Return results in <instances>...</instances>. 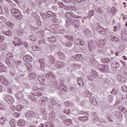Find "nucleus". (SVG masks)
<instances>
[{
  "instance_id": "obj_1",
  "label": "nucleus",
  "mask_w": 127,
  "mask_h": 127,
  "mask_svg": "<svg viewBox=\"0 0 127 127\" xmlns=\"http://www.w3.org/2000/svg\"><path fill=\"white\" fill-rule=\"evenodd\" d=\"M65 17L66 18H80L81 19V16H79L73 12H69L65 14Z\"/></svg>"
},
{
  "instance_id": "obj_2",
  "label": "nucleus",
  "mask_w": 127,
  "mask_h": 127,
  "mask_svg": "<svg viewBox=\"0 0 127 127\" xmlns=\"http://www.w3.org/2000/svg\"><path fill=\"white\" fill-rule=\"evenodd\" d=\"M98 69L101 72H108L109 70V66L105 64H100L98 66Z\"/></svg>"
},
{
  "instance_id": "obj_3",
  "label": "nucleus",
  "mask_w": 127,
  "mask_h": 127,
  "mask_svg": "<svg viewBox=\"0 0 127 127\" xmlns=\"http://www.w3.org/2000/svg\"><path fill=\"white\" fill-rule=\"evenodd\" d=\"M5 101L8 105H12L14 102V99L10 95H7L5 97Z\"/></svg>"
},
{
  "instance_id": "obj_4",
  "label": "nucleus",
  "mask_w": 127,
  "mask_h": 127,
  "mask_svg": "<svg viewBox=\"0 0 127 127\" xmlns=\"http://www.w3.org/2000/svg\"><path fill=\"white\" fill-rule=\"evenodd\" d=\"M55 66L58 69H62L65 66V63L64 62H59L58 61L55 63Z\"/></svg>"
},
{
  "instance_id": "obj_5",
  "label": "nucleus",
  "mask_w": 127,
  "mask_h": 127,
  "mask_svg": "<svg viewBox=\"0 0 127 127\" xmlns=\"http://www.w3.org/2000/svg\"><path fill=\"white\" fill-rule=\"evenodd\" d=\"M117 78L119 82L121 83H127V78H126L125 76L123 75V74H118Z\"/></svg>"
},
{
  "instance_id": "obj_6",
  "label": "nucleus",
  "mask_w": 127,
  "mask_h": 127,
  "mask_svg": "<svg viewBox=\"0 0 127 127\" xmlns=\"http://www.w3.org/2000/svg\"><path fill=\"white\" fill-rule=\"evenodd\" d=\"M39 62L40 64V70L42 71H44V69H45V63L44 62V59H39Z\"/></svg>"
},
{
  "instance_id": "obj_7",
  "label": "nucleus",
  "mask_w": 127,
  "mask_h": 127,
  "mask_svg": "<svg viewBox=\"0 0 127 127\" xmlns=\"http://www.w3.org/2000/svg\"><path fill=\"white\" fill-rule=\"evenodd\" d=\"M97 31H98L99 33H100V34H105V33L107 32V29L101 27V26H99L97 28Z\"/></svg>"
},
{
  "instance_id": "obj_8",
  "label": "nucleus",
  "mask_w": 127,
  "mask_h": 127,
  "mask_svg": "<svg viewBox=\"0 0 127 127\" xmlns=\"http://www.w3.org/2000/svg\"><path fill=\"white\" fill-rule=\"evenodd\" d=\"M26 118H35L36 114L33 111H28L25 115Z\"/></svg>"
},
{
  "instance_id": "obj_9",
  "label": "nucleus",
  "mask_w": 127,
  "mask_h": 127,
  "mask_svg": "<svg viewBox=\"0 0 127 127\" xmlns=\"http://www.w3.org/2000/svg\"><path fill=\"white\" fill-rule=\"evenodd\" d=\"M98 76L99 74H98V73L95 71L93 73V76L91 75H89L88 76V80H89V81H94L95 78H98Z\"/></svg>"
},
{
  "instance_id": "obj_10",
  "label": "nucleus",
  "mask_w": 127,
  "mask_h": 127,
  "mask_svg": "<svg viewBox=\"0 0 127 127\" xmlns=\"http://www.w3.org/2000/svg\"><path fill=\"white\" fill-rule=\"evenodd\" d=\"M72 58L73 59H75L76 61L81 62L82 61V54H77L76 55H75L73 56Z\"/></svg>"
},
{
  "instance_id": "obj_11",
  "label": "nucleus",
  "mask_w": 127,
  "mask_h": 127,
  "mask_svg": "<svg viewBox=\"0 0 127 127\" xmlns=\"http://www.w3.org/2000/svg\"><path fill=\"white\" fill-rule=\"evenodd\" d=\"M46 77H49V78H53V79H56L57 77V74H55V73L53 72H51L47 73L46 75Z\"/></svg>"
},
{
  "instance_id": "obj_12",
  "label": "nucleus",
  "mask_w": 127,
  "mask_h": 127,
  "mask_svg": "<svg viewBox=\"0 0 127 127\" xmlns=\"http://www.w3.org/2000/svg\"><path fill=\"white\" fill-rule=\"evenodd\" d=\"M75 44L77 45H79V46H84L85 42L84 41H82V40L80 39H76L75 41Z\"/></svg>"
},
{
  "instance_id": "obj_13",
  "label": "nucleus",
  "mask_w": 127,
  "mask_h": 127,
  "mask_svg": "<svg viewBox=\"0 0 127 127\" xmlns=\"http://www.w3.org/2000/svg\"><path fill=\"white\" fill-rule=\"evenodd\" d=\"M15 41H13V44L15 45V46H19L21 45H22V42L21 41V40L19 39H17L16 38H15Z\"/></svg>"
},
{
  "instance_id": "obj_14",
  "label": "nucleus",
  "mask_w": 127,
  "mask_h": 127,
  "mask_svg": "<svg viewBox=\"0 0 127 127\" xmlns=\"http://www.w3.org/2000/svg\"><path fill=\"white\" fill-rule=\"evenodd\" d=\"M81 20H82V18H79ZM80 19H77V20H74L72 25L75 28H79V27L80 26V23L79 21H80Z\"/></svg>"
},
{
  "instance_id": "obj_15",
  "label": "nucleus",
  "mask_w": 127,
  "mask_h": 127,
  "mask_svg": "<svg viewBox=\"0 0 127 127\" xmlns=\"http://www.w3.org/2000/svg\"><path fill=\"white\" fill-rule=\"evenodd\" d=\"M28 99L30 101H31V102H33L34 103L37 102V95H29Z\"/></svg>"
},
{
  "instance_id": "obj_16",
  "label": "nucleus",
  "mask_w": 127,
  "mask_h": 127,
  "mask_svg": "<svg viewBox=\"0 0 127 127\" xmlns=\"http://www.w3.org/2000/svg\"><path fill=\"white\" fill-rule=\"evenodd\" d=\"M45 17H53L55 16V14L52 11H47L45 14Z\"/></svg>"
},
{
  "instance_id": "obj_17",
  "label": "nucleus",
  "mask_w": 127,
  "mask_h": 127,
  "mask_svg": "<svg viewBox=\"0 0 127 127\" xmlns=\"http://www.w3.org/2000/svg\"><path fill=\"white\" fill-rule=\"evenodd\" d=\"M107 43L106 39L100 40L98 42H97V44H98L99 47H102V46H105V45Z\"/></svg>"
},
{
  "instance_id": "obj_18",
  "label": "nucleus",
  "mask_w": 127,
  "mask_h": 127,
  "mask_svg": "<svg viewBox=\"0 0 127 127\" xmlns=\"http://www.w3.org/2000/svg\"><path fill=\"white\" fill-rule=\"evenodd\" d=\"M23 59L24 61L26 62H29V61H32L33 60V58L30 55H26L23 57Z\"/></svg>"
},
{
  "instance_id": "obj_19",
  "label": "nucleus",
  "mask_w": 127,
  "mask_h": 127,
  "mask_svg": "<svg viewBox=\"0 0 127 127\" xmlns=\"http://www.w3.org/2000/svg\"><path fill=\"white\" fill-rule=\"evenodd\" d=\"M78 121H80V122H87L88 120H89V117L88 116H81L78 117Z\"/></svg>"
},
{
  "instance_id": "obj_20",
  "label": "nucleus",
  "mask_w": 127,
  "mask_h": 127,
  "mask_svg": "<svg viewBox=\"0 0 127 127\" xmlns=\"http://www.w3.org/2000/svg\"><path fill=\"white\" fill-rule=\"evenodd\" d=\"M25 66L27 69L28 72H31L32 71V65L29 63L25 64Z\"/></svg>"
},
{
  "instance_id": "obj_21",
  "label": "nucleus",
  "mask_w": 127,
  "mask_h": 127,
  "mask_svg": "<svg viewBox=\"0 0 127 127\" xmlns=\"http://www.w3.org/2000/svg\"><path fill=\"white\" fill-rule=\"evenodd\" d=\"M57 55L58 56V57H59V58H60V59H65V55H64V54H63V53L61 52H59L57 53Z\"/></svg>"
},
{
  "instance_id": "obj_22",
  "label": "nucleus",
  "mask_w": 127,
  "mask_h": 127,
  "mask_svg": "<svg viewBox=\"0 0 127 127\" xmlns=\"http://www.w3.org/2000/svg\"><path fill=\"white\" fill-rule=\"evenodd\" d=\"M64 123L66 126H70V125H72V120L69 119L64 120Z\"/></svg>"
},
{
  "instance_id": "obj_23",
  "label": "nucleus",
  "mask_w": 127,
  "mask_h": 127,
  "mask_svg": "<svg viewBox=\"0 0 127 127\" xmlns=\"http://www.w3.org/2000/svg\"><path fill=\"white\" fill-rule=\"evenodd\" d=\"M5 71H6V67H5V65L1 63H0V72H5Z\"/></svg>"
},
{
  "instance_id": "obj_24",
  "label": "nucleus",
  "mask_w": 127,
  "mask_h": 127,
  "mask_svg": "<svg viewBox=\"0 0 127 127\" xmlns=\"http://www.w3.org/2000/svg\"><path fill=\"white\" fill-rule=\"evenodd\" d=\"M77 83L80 87H83V86H84V81H83V79L81 77L77 78Z\"/></svg>"
},
{
  "instance_id": "obj_25",
  "label": "nucleus",
  "mask_w": 127,
  "mask_h": 127,
  "mask_svg": "<svg viewBox=\"0 0 127 127\" xmlns=\"http://www.w3.org/2000/svg\"><path fill=\"white\" fill-rule=\"evenodd\" d=\"M93 40H90L88 43V48L89 49V51L92 52L93 49L94 48V46L93 45Z\"/></svg>"
},
{
  "instance_id": "obj_26",
  "label": "nucleus",
  "mask_w": 127,
  "mask_h": 127,
  "mask_svg": "<svg viewBox=\"0 0 127 127\" xmlns=\"http://www.w3.org/2000/svg\"><path fill=\"white\" fill-rule=\"evenodd\" d=\"M17 125L19 127H24L25 126V122L24 120H20L17 122Z\"/></svg>"
},
{
  "instance_id": "obj_27",
  "label": "nucleus",
  "mask_w": 127,
  "mask_h": 127,
  "mask_svg": "<svg viewBox=\"0 0 127 127\" xmlns=\"http://www.w3.org/2000/svg\"><path fill=\"white\" fill-rule=\"evenodd\" d=\"M96 12L98 13V14H103L104 10L101 7H97L96 9Z\"/></svg>"
},
{
  "instance_id": "obj_28",
  "label": "nucleus",
  "mask_w": 127,
  "mask_h": 127,
  "mask_svg": "<svg viewBox=\"0 0 127 127\" xmlns=\"http://www.w3.org/2000/svg\"><path fill=\"white\" fill-rule=\"evenodd\" d=\"M58 90H59V91H64V92H66L67 90V87L65 85H61L58 87Z\"/></svg>"
},
{
  "instance_id": "obj_29",
  "label": "nucleus",
  "mask_w": 127,
  "mask_h": 127,
  "mask_svg": "<svg viewBox=\"0 0 127 127\" xmlns=\"http://www.w3.org/2000/svg\"><path fill=\"white\" fill-rule=\"evenodd\" d=\"M57 98H53L51 100V104L53 105V106H56L57 105Z\"/></svg>"
},
{
  "instance_id": "obj_30",
  "label": "nucleus",
  "mask_w": 127,
  "mask_h": 127,
  "mask_svg": "<svg viewBox=\"0 0 127 127\" xmlns=\"http://www.w3.org/2000/svg\"><path fill=\"white\" fill-rule=\"evenodd\" d=\"M10 125L12 127H14L16 126V121L14 119H11L9 122Z\"/></svg>"
},
{
  "instance_id": "obj_31",
  "label": "nucleus",
  "mask_w": 127,
  "mask_h": 127,
  "mask_svg": "<svg viewBox=\"0 0 127 127\" xmlns=\"http://www.w3.org/2000/svg\"><path fill=\"white\" fill-rule=\"evenodd\" d=\"M19 10H18V9L16 8H12L11 9V13L12 15H14V14L19 12Z\"/></svg>"
},
{
  "instance_id": "obj_32",
  "label": "nucleus",
  "mask_w": 127,
  "mask_h": 127,
  "mask_svg": "<svg viewBox=\"0 0 127 127\" xmlns=\"http://www.w3.org/2000/svg\"><path fill=\"white\" fill-rule=\"evenodd\" d=\"M62 43L65 45V46H67V47H71V46H72V43H71V42L69 41H67L65 42H62Z\"/></svg>"
},
{
  "instance_id": "obj_33",
  "label": "nucleus",
  "mask_w": 127,
  "mask_h": 127,
  "mask_svg": "<svg viewBox=\"0 0 127 127\" xmlns=\"http://www.w3.org/2000/svg\"><path fill=\"white\" fill-rule=\"evenodd\" d=\"M118 109L120 111H122L123 113H124V114H127V109L124 107L120 106H119Z\"/></svg>"
},
{
  "instance_id": "obj_34",
  "label": "nucleus",
  "mask_w": 127,
  "mask_h": 127,
  "mask_svg": "<svg viewBox=\"0 0 127 127\" xmlns=\"http://www.w3.org/2000/svg\"><path fill=\"white\" fill-rule=\"evenodd\" d=\"M83 33L87 36L89 35L91 33V32H90V30L88 28H84L83 29Z\"/></svg>"
},
{
  "instance_id": "obj_35",
  "label": "nucleus",
  "mask_w": 127,
  "mask_h": 127,
  "mask_svg": "<svg viewBox=\"0 0 127 127\" xmlns=\"http://www.w3.org/2000/svg\"><path fill=\"white\" fill-rule=\"evenodd\" d=\"M50 42H55L56 41V38L55 36H52L48 38Z\"/></svg>"
},
{
  "instance_id": "obj_36",
  "label": "nucleus",
  "mask_w": 127,
  "mask_h": 127,
  "mask_svg": "<svg viewBox=\"0 0 127 127\" xmlns=\"http://www.w3.org/2000/svg\"><path fill=\"white\" fill-rule=\"evenodd\" d=\"M111 39L112 40V41H119V40H120L119 38L116 37L114 35L111 36Z\"/></svg>"
},
{
  "instance_id": "obj_37",
  "label": "nucleus",
  "mask_w": 127,
  "mask_h": 127,
  "mask_svg": "<svg viewBox=\"0 0 127 127\" xmlns=\"http://www.w3.org/2000/svg\"><path fill=\"white\" fill-rule=\"evenodd\" d=\"M39 80L40 81V83H41V84L43 85V84L45 83V77H44V76H42V77H39Z\"/></svg>"
},
{
  "instance_id": "obj_38",
  "label": "nucleus",
  "mask_w": 127,
  "mask_h": 127,
  "mask_svg": "<svg viewBox=\"0 0 127 127\" xmlns=\"http://www.w3.org/2000/svg\"><path fill=\"white\" fill-rule=\"evenodd\" d=\"M93 115L95 116L93 120V123H96V121H98V122H100V120H99V117H98V115H97V113H93Z\"/></svg>"
},
{
  "instance_id": "obj_39",
  "label": "nucleus",
  "mask_w": 127,
  "mask_h": 127,
  "mask_svg": "<svg viewBox=\"0 0 127 127\" xmlns=\"http://www.w3.org/2000/svg\"><path fill=\"white\" fill-rule=\"evenodd\" d=\"M13 59V55L11 53H8L6 56V59H9V60H12Z\"/></svg>"
},
{
  "instance_id": "obj_40",
  "label": "nucleus",
  "mask_w": 127,
  "mask_h": 127,
  "mask_svg": "<svg viewBox=\"0 0 127 127\" xmlns=\"http://www.w3.org/2000/svg\"><path fill=\"white\" fill-rule=\"evenodd\" d=\"M73 21L74 20H73V19H68L66 20V24L67 26L70 25V24H72V23L73 24Z\"/></svg>"
},
{
  "instance_id": "obj_41",
  "label": "nucleus",
  "mask_w": 127,
  "mask_h": 127,
  "mask_svg": "<svg viewBox=\"0 0 127 127\" xmlns=\"http://www.w3.org/2000/svg\"><path fill=\"white\" fill-rule=\"evenodd\" d=\"M94 10H90L89 13H88V18H89L90 19H91V18L92 17V16H94Z\"/></svg>"
},
{
  "instance_id": "obj_42",
  "label": "nucleus",
  "mask_w": 127,
  "mask_h": 127,
  "mask_svg": "<svg viewBox=\"0 0 127 127\" xmlns=\"http://www.w3.org/2000/svg\"><path fill=\"white\" fill-rule=\"evenodd\" d=\"M11 31H10V30H8L6 32H3V34H4V35H6L7 36H11Z\"/></svg>"
},
{
  "instance_id": "obj_43",
  "label": "nucleus",
  "mask_w": 127,
  "mask_h": 127,
  "mask_svg": "<svg viewBox=\"0 0 127 127\" xmlns=\"http://www.w3.org/2000/svg\"><path fill=\"white\" fill-rule=\"evenodd\" d=\"M6 121V118H5V117H2L0 119V123L1 124V125H4Z\"/></svg>"
},
{
  "instance_id": "obj_44",
  "label": "nucleus",
  "mask_w": 127,
  "mask_h": 127,
  "mask_svg": "<svg viewBox=\"0 0 127 127\" xmlns=\"http://www.w3.org/2000/svg\"><path fill=\"white\" fill-rule=\"evenodd\" d=\"M116 116L118 119H122L123 118V114L121 113L120 112H116Z\"/></svg>"
},
{
  "instance_id": "obj_45",
  "label": "nucleus",
  "mask_w": 127,
  "mask_h": 127,
  "mask_svg": "<svg viewBox=\"0 0 127 127\" xmlns=\"http://www.w3.org/2000/svg\"><path fill=\"white\" fill-rule=\"evenodd\" d=\"M29 75L31 79H35V78H36V75L34 72H31V73H29Z\"/></svg>"
},
{
  "instance_id": "obj_46",
  "label": "nucleus",
  "mask_w": 127,
  "mask_h": 127,
  "mask_svg": "<svg viewBox=\"0 0 127 127\" xmlns=\"http://www.w3.org/2000/svg\"><path fill=\"white\" fill-rule=\"evenodd\" d=\"M23 109V106L21 105H18L16 107V111H18V112H20L21 111V110Z\"/></svg>"
},
{
  "instance_id": "obj_47",
  "label": "nucleus",
  "mask_w": 127,
  "mask_h": 127,
  "mask_svg": "<svg viewBox=\"0 0 127 127\" xmlns=\"http://www.w3.org/2000/svg\"><path fill=\"white\" fill-rule=\"evenodd\" d=\"M59 5H60L61 8H64V9H66V8L67 7V6L64 5V4L61 2H59Z\"/></svg>"
},
{
  "instance_id": "obj_48",
  "label": "nucleus",
  "mask_w": 127,
  "mask_h": 127,
  "mask_svg": "<svg viewBox=\"0 0 127 127\" xmlns=\"http://www.w3.org/2000/svg\"><path fill=\"white\" fill-rule=\"evenodd\" d=\"M23 94L21 92H19L16 94V97L17 99H20L22 98Z\"/></svg>"
},
{
  "instance_id": "obj_49",
  "label": "nucleus",
  "mask_w": 127,
  "mask_h": 127,
  "mask_svg": "<svg viewBox=\"0 0 127 127\" xmlns=\"http://www.w3.org/2000/svg\"><path fill=\"white\" fill-rule=\"evenodd\" d=\"M52 20L53 22H54V23H58V22H59V20H58V18H57V17H54L52 18Z\"/></svg>"
},
{
  "instance_id": "obj_50",
  "label": "nucleus",
  "mask_w": 127,
  "mask_h": 127,
  "mask_svg": "<svg viewBox=\"0 0 127 127\" xmlns=\"http://www.w3.org/2000/svg\"><path fill=\"white\" fill-rule=\"evenodd\" d=\"M65 37L68 40H71V41H73V40H74V37H73V36H72L65 35Z\"/></svg>"
},
{
  "instance_id": "obj_51",
  "label": "nucleus",
  "mask_w": 127,
  "mask_h": 127,
  "mask_svg": "<svg viewBox=\"0 0 127 127\" xmlns=\"http://www.w3.org/2000/svg\"><path fill=\"white\" fill-rule=\"evenodd\" d=\"M32 49L34 51H40V48L38 47L37 46H33Z\"/></svg>"
},
{
  "instance_id": "obj_52",
  "label": "nucleus",
  "mask_w": 127,
  "mask_h": 127,
  "mask_svg": "<svg viewBox=\"0 0 127 127\" xmlns=\"http://www.w3.org/2000/svg\"><path fill=\"white\" fill-rule=\"evenodd\" d=\"M15 18H16V19H21L22 18V15L21 14V13H19L18 15H17L15 17Z\"/></svg>"
},
{
  "instance_id": "obj_53",
  "label": "nucleus",
  "mask_w": 127,
  "mask_h": 127,
  "mask_svg": "<svg viewBox=\"0 0 127 127\" xmlns=\"http://www.w3.org/2000/svg\"><path fill=\"white\" fill-rule=\"evenodd\" d=\"M5 110V107L2 103H0V111H4Z\"/></svg>"
},
{
  "instance_id": "obj_54",
  "label": "nucleus",
  "mask_w": 127,
  "mask_h": 127,
  "mask_svg": "<svg viewBox=\"0 0 127 127\" xmlns=\"http://www.w3.org/2000/svg\"><path fill=\"white\" fill-rule=\"evenodd\" d=\"M106 118H107L108 121H109V122H111V123H114V121H113L112 116L111 115H107L106 116Z\"/></svg>"
},
{
  "instance_id": "obj_55",
  "label": "nucleus",
  "mask_w": 127,
  "mask_h": 127,
  "mask_svg": "<svg viewBox=\"0 0 127 127\" xmlns=\"http://www.w3.org/2000/svg\"><path fill=\"white\" fill-rule=\"evenodd\" d=\"M49 59L50 61H51L52 64H54V62H55V59L54 57H53L52 56H51L49 57Z\"/></svg>"
},
{
  "instance_id": "obj_56",
  "label": "nucleus",
  "mask_w": 127,
  "mask_h": 127,
  "mask_svg": "<svg viewBox=\"0 0 127 127\" xmlns=\"http://www.w3.org/2000/svg\"><path fill=\"white\" fill-rule=\"evenodd\" d=\"M5 61L8 67H11V63H10V60L9 59H6Z\"/></svg>"
},
{
  "instance_id": "obj_57",
  "label": "nucleus",
  "mask_w": 127,
  "mask_h": 127,
  "mask_svg": "<svg viewBox=\"0 0 127 127\" xmlns=\"http://www.w3.org/2000/svg\"><path fill=\"white\" fill-rule=\"evenodd\" d=\"M64 105L65 106V107H71V106L72 105V103L69 101L65 102Z\"/></svg>"
},
{
  "instance_id": "obj_58",
  "label": "nucleus",
  "mask_w": 127,
  "mask_h": 127,
  "mask_svg": "<svg viewBox=\"0 0 127 127\" xmlns=\"http://www.w3.org/2000/svg\"><path fill=\"white\" fill-rule=\"evenodd\" d=\"M29 38L32 41H35L36 40V37L33 35L30 36Z\"/></svg>"
},
{
  "instance_id": "obj_59",
  "label": "nucleus",
  "mask_w": 127,
  "mask_h": 127,
  "mask_svg": "<svg viewBox=\"0 0 127 127\" xmlns=\"http://www.w3.org/2000/svg\"><path fill=\"white\" fill-rule=\"evenodd\" d=\"M103 63H110V59L106 58L102 60Z\"/></svg>"
},
{
  "instance_id": "obj_60",
  "label": "nucleus",
  "mask_w": 127,
  "mask_h": 127,
  "mask_svg": "<svg viewBox=\"0 0 127 127\" xmlns=\"http://www.w3.org/2000/svg\"><path fill=\"white\" fill-rule=\"evenodd\" d=\"M91 104H92V105H97V101H96V98H93V99H92L91 101H90Z\"/></svg>"
},
{
  "instance_id": "obj_61",
  "label": "nucleus",
  "mask_w": 127,
  "mask_h": 127,
  "mask_svg": "<svg viewBox=\"0 0 127 127\" xmlns=\"http://www.w3.org/2000/svg\"><path fill=\"white\" fill-rule=\"evenodd\" d=\"M41 100L45 103H46V102H47V101H48V99H47V97H42L41 99Z\"/></svg>"
},
{
  "instance_id": "obj_62",
  "label": "nucleus",
  "mask_w": 127,
  "mask_h": 127,
  "mask_svg": "<svg viewBox=\"0 0 127 127\" xmlns=\"http://www.w3.org/2000/svg\"><path fill=\"white\" fill-rule=\"evenodd\" d=\"M84 94L87 96V97H89V96H91L92 94L89 92L88 91H86L84 92Z\"/></svg>"
},
{
  "instance_id": "obj_63",
  "label": "nucleus",
  "mask_w": 127,
  "mask_h": 127,
  "mask_svg": "<svg viewBox=\"0 0 127 127\" xmlns=\"http://www.w3.org/2000/svg\"><path fill=\"white\" fill-rule=\"evenodd\" d=\"M70 90L71 92H73L74 93L76 92V87H70Z\"/></svg>"
},
{
  "instance_id": "obj_64",
  "label": "nucleus",
  "mask_w": 127,
  "mask_h": 127,
  "mask_svg": "<svg viewBox=\"0 0 127 127\" xmlns=\"http://www.w3.org/2000/svg\"><path fill=\"white\" fill-rule=\"evenodd\" d=\"M122 89L124 92H126V93H127V87L126 86H122Z\"/></svg>"
}]
</instances>
